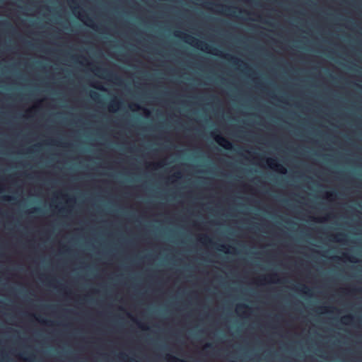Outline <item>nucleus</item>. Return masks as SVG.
Segmentation results:
<instances>
[{"mask_svg": "<svg viewBox=\"0 0 362 362\" xmlns=\"http://www.w3.org/2000/svg\"><path fill=\"white\" fill-rule=\"evenodd\" d=\"M266 162L271 168L274 169L281 173H286V168L282 165L278 163L276 160L273 158H267Z\"/></svg>", "mask_w": 362, "mask_h": 362, "instance_id": "3", "label": "nucleus"}, {"mask_svg": "<svg viewBox=\"0 0 362 362\" xmlns=\"http://www.w3.org/2000/svg\"><path fill=\"white\" fill-rule=\"evenodd\" d=\"M218 6H221L222 8H226V11H228V12H230L231 11V8L230 7H226V6H224L223 5H218Z\"/></svg>", "mask_w": 362, "mask_h": 362, "instance_id": "17", "label": "nucleus"}, {"mask_svg": "<svg viewBox=\"0 0 362 362\" xmlns=\"http://www.w3.org/2000/svg\"><path fill=\"white\" fill-rule=\"evenodd\" d=\"M260 280H261V281H262V280H267V279H266V278H264V279H260Z\"/></svg>", "mask_w": 362, "mask_h": 362, "instance_id": "32", "label": "nucleus"}, {"mask_svg": "<svg viewBox=\"0 0 362 362\" xmlns=\"http://www.w3.org/2000/svg\"><path fill=\"white\" fill-rule=\"evenodd\" d=\"M114 79H115V81H117V82H120V81H121V80H120V78H119V77H118V76H114Z\"/></svg>", "mask_w": 362, "mask_h": 362, "instance_id": "22", "label": "nucleus"}, {"mask_svg": "<svg viewBox=\"0 0 362 362\" xmlns=\"http://www.w3.org/2000/svg\"><path fill=\"white\" fill-rule=\"evenodd\" d=\"M120 105H121L120 101H119L117 100H112L109 105L110 111L113 112H116L119 109Z\"/></svg>", "mask_w": 362, "mask_h": 362, "instance_id": "4", "label": "nucleus"}, {"mask_svg": "<svg viewBox=\"0 0 362 362\" xmlns=\"http://www.w3.org/2000/svg\"><path fill=\"white\" fill-rule=\"evenodd\" d=\"M327 197H331L335 196L336 194L334 192H331V193H327Z\"/></svg>", "mask_w": 362, "mask_h": 362, "instance_id": "21", "label": "nucleus"}, {"mask_svg": "<svg viewBox=\"0 0 362 362\" xmlns=\"http://www.w3.org/2000/svg\"><path fill=\"white\" fill-rule=\"evenodd\" d=\"M243 309H249V307L245 304H240L237 305V311L240 312Z\"/></svg>", "mask_w": 362, "mask_h": 362, "instance_id": "12", "label": "nucleus"}, {"mask_svg": "<svg viewBox=\"0 0 362 362\" xmlns=\"http://www.w3.org/2000/svg\"><path fill=\"white\" fill-rule=\"evenodd\" d=\"M80 17H81V20H83L84 18H86V25H87L88 26H89V27H91V28H93V29H95V25L93 23V20H92L90 18H89V17H88V16H84V15H83V14H81V13L80 14Z\"/></svg>", "mask_w": 362, "mask_h": 362, "instance_id": "5", "label": "nucleus"}, {"mask_svg": "<svg viewBox=\"0 0 362 362\" xmlns=\"http://www.w3.org/2000/svg\"><path fill=\"white\" fill-rule=\"evenodd\" d=\"M322 309H323L324 312H326V313L329 311L326 308H322Z\"/></svg>", "mask_w": 362, "mask_h": 362, "instance_id": "26", "label": "nucleus"}, {"mask_svg": "<svg viewBox=\"0 0 362 362\" xmlns=\"http://www.w3.org/2000/svg\"><path fill=\"white\" fill-rule=\"evenodd\" d=\"M300 291L304 293L308 294L310 289L305 285H302Z\"/></svg>", "mask_w": 362, "mask_h": 362, "instance_id": "13", "label": "nucleus"}, {"mask_svg": "<svg viewBox=\"0 0 362 362\" xmlns=\"http://www.w3.org/2000/svg\"><path fill=\"white\" fill-rule=\"evenodd\" d=\"M354 318L353 316L351 315H346V316H344L341 319V322L344 323V324H349V322L354 321Z\"/></svg>", "mask_w": 362, "mask_h": 362, "instance_id": "6", "label": "nucleus"}, {"mask_svg": "<svg viewBox=\"0 0 362 362\" xmlns=\"http://www.w3.org/2000/svg\"><path fill=\"white\" fill-rule=\"evenodd\" d=\"M183 37L186 40V42H187L188 43H189L192 45H196L199 48L200 47L202 50L209 52L216 55H220L219 53H218V52H212V51H217V49L216 48H212L211 47L208 45L206 43L202 42V41H199L197 39L194 38V37H192L191 35H189L187 34H183Z\"/></svg>", "mask_w": 362, "mask_h": 362, "instance_id": "1", "label": "nucleus"}, {"mask_svg": "<svg viewBox=\"0 0 362 362\" xmlns=\"http://www.w3.org/2000/svg\"><path fill=\"white\" fill-rule=\"evenodd\" d=\"M180 175H181L180 173H175V174L173 175V177H176V178H180Z\"/></svg>", "mask_w": 362, "mask_h": 362, "instance_id": "20", "label": "nucleus"}, {"mask_svg": "<svg viewBox=\"0 0 362 362\" xmlns=\"http://www.w3.org/2000/svg\"><path fill=\"white\" fill-rule=\"evenodd\" d=\"M212 347H213L212 344H206L204 346V349H208V348H212Z\"/></svg>", "mask_w": 362, "mask_h": 362, "instance_id": "18", "label": "nucleus"}, {"mask_svg": "<svg viewBox=\"0 0 362 362\" xmlns=\"http://www.w3.org/2000/svg\"><path fill=\"white\" fill-rule=\"evenodd\" d=\"M40 209L35 208V209H33V210L31 212H40Z\"/></svg>", "mask_w": 362, "mask_h": 362, "instance_id": "23", "label": "nucleus"}, {"mask_svg": "<svg viewBox=\"0 0 362 362\" xmlns=\"http://www.w3.org/2000/svg\"><path fill=\"white\" fill-rule=\"evenodd\" d=\"M95 71L98 73H103V74H105L106 76H110V77L113 76L112 74H109L107 71L106 69H105L96 68Z\"/></svg>", "mask_w": 362, "mask_h": 362, "instance_id": "9", "label": "nucleus"}, {"mask_svg": "<svg viewBox=\"0 0 362 362\" xmlns=\"http://www.w3.org/2000/svg\"><path fill=\"white\" fill-rule=\"evenodd\" d=\"M93 86L94 88H95L96 89H98V90H103V87L101 86H98V85H93Z\"/></svg>", "mask_w": 362, "mask_h": 362, "instance_id": "19", "label": "nucleus"}, {"mask_svg": "<svg viewBox=\"0 0 362 362\" xmlns=\"http://www.w3.org/2000/svg\"><path fill=\"white\" fill-rule=\"evenodd\" d=\"M90 97L93 100H95L99 97V94L97 92L92 91L90 93Z\"/></svg>", "mask_w": 362, "mask_h": 362, "instance_id": "14", "label": "nucleus"}, {"mask_svg": "<svg viewBox=\"0 0 362 362\" xmlns=\"http://www.w3.org/2000/svg\"><path fill=\"white\" fill-rule=\"evenodd\" d=\"M224 57H225L226 58H227V59H228L231 60V62H232L233 64H237L238 62H240V60H239V59H238L237 58L233 57H230V56H229V55H225Z\"/></svg>", "mask_w": 362, "mask_h": 362, "instance_id": "11", "label": "nucleus"}, {"mask_svg": "<svg viewBox=\"0 0 362 362\" xmlns=\"http://www.w3.org/2000/svg\"><path fill=\"white\" fill-rule=\"evenodd\" d=\"M140 327L143 329H147L148 328L144 325H140Z\"/></svg>", "mask_w": 362, "mask_h": 362, "instance_id": "27", "label": "nucleus"}, {"mask_svg": "<svg viewBox=\"0 0 362 362\" xmlns=\"http://www.w3.org/2000/svg\"><path fill=\"white\" fill-rule=\"evenodd\" d=\"M132 106H133L134 107L136 108V109H139V108H140L139 105H137V104H133V105H132Z\"/></svg>", "mask_w": 362, "mask_h": 362, "instance_id": "25", "label": "nucleus"}, {"mask_svg": "<svg viewBox=\"0 0 362 362\" xmlns=\"http://www.w3.org/2000/svg\"><path fill=\"white\" fill-rule=\"evenodd\" d=\"M226 247L225 245H221V248L219 249L221 251H225Z\"/></svg>", "mask_w": 362, "mask_h": 362, "instance_id": "24", "label": "nucleus"}, {"mask_svg": "<svg viewBox=\"0 0 362 362\" xmlns=\"http://www.w3.org/2000/svg\"><path fill=\"white\" fill-rule=\"evenodd\" d=\"M124 354H120V357H121L122 359H124Z\"/></svg>", "mask_w": 362, "mask_h": 362, "instance_id": "28", "label": "nucleus"}, {"mask_svg": "<svg viewBox=\"0 0 362 362\" xmlns=\"http://www.w3.org/2000/svg\"><path fill=\"white\" fill-rule=\"evenodd\" d=\"M40 322H43V323H45V324H47V325H48V322L43 321V320H40Z\"/></svg>", "mask_w": 362, "mask_h": 362, "instance_id": "30", "label": "nucleus"}, {"mask_svg": "<svg viewBox=\"0 0 362 362\" xmlns=\"http://www.w3.org/2000/svg\"><path fill=\"white\" fill-rule=\"evenodd\" d=\"M25 360L28 361H30V358H25Z\"/></svg>", "mask_w": 362, "mask_h": 362, "instance_id": "31", "label": "nucleus"}, {"mask_svg": "<svg viewBox=\"0 0 362 362\" xmlns=\"http://www.w3.org/2000/svg\"><path fill=\"white\" fill-rule=\"evenodd\" d=\"M276 276H277L276 274H272L269 275V281H272V282H275V279H276Z\"/></svg>", "mask_w": 362, "mask_h": 362, "instance_id": "15", "label": "nucleus"}, {"mask_svg": "<svg viewBox=\"0 0 362 362\" xmlns=\"http://www.w3.org/2000/svg\"><path fill=\"white\" fill-rule=\"evenodd\" d=\"M175 35V36H177V37H180V33H176Z\"/></svg>", "mask_w": 362, "mask_h": 362, "instance_id": "29", "label": "nucleus"}, {"mask_svg": "<svg viewBox=\"0 0 362 362\" xmlns=\"http://www.w3.org/2000/svg\"><path fill=\"white\" fill-rule=\"evenodd\" d=\"M216 141L226 150H231L233 148V144L228 139L223 136L218 134L214 136Z\"/></svg>", "mask_w": 362, "mask_h": 362, "instance_id": "2", "label": "nucleus"}, {"mask_svg": "<svg viewBox=\"0 0 362 362\" xmlns=\"http://www.w3.org/2000/svg\"><path fill=\"white\" fill-rule=\"evenodd\" d=\"M344 257L348 259L349 262H353V263H355L358 260L355 257H353V256H349L348 255L346 254H344Z\"/></svg>", "mask_w": 362, "mask_h": 362, "instance_id": "10", "label": "nucleus"}, {"mask_svg": "<svg viewBox=\"0 0 362 362\" xmlns=\"http://www.w3.org/2000/svg\"><path fill=\"white\" fill-rule=\"evenodd\" d=\"M199 240L201 243L205 244L207 243H211V239L207 235H202L200 237Z\"/></svg>", "mask_w": 362, "mask_h": 362, "instance_id": "8", "label": "nucleus"}, {"mask_svg": "<svg viewBox=\"0 0 362 362\" xmlns=\"http://www.w3.org/2000/svg\"><path fill=\"white\" fill-rule=\"evenodd\" d=\"M346 235L344 234V233H339L336 235H334V240L336 241V242H342L343 241V239L346 237Z\"/></svg>", "mask_w": 362, "mask_h": 362, "instance_id": "7", "label": "nucleus"}, {"mask_svg": "<svg viewBox=\"0 0 362 362\" xmlns=\"http://www.w3.org/2000/svg\"><path fill=\"white\" fill-rule=\"evenodd\" d=\"M2 199L5 200V201H11V200L13 199V197H10V196H4L2 197Z\"/></svg>", "mask_w": 362, "mask_h": 362, "instance_id": "16", "label": "nucleus"}]
</instances>
